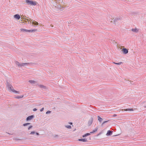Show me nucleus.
I'll use <instances>...</instances> for the list:
<instances>
[{
	"label": "nucleus",
	"mask_w": 146,
	"mask_h": 146,
	"mask_svg": "<svg viewBox=\"0 0 146 146\" xmlns=\"http://www.w3.org/2000/svg\"><path fill=\"white\" fill-rule=\"evenodd\" d=\"M6 86L9 90L14 93H19V91H16L14 89L13 86L9 84L8 82H7Z\"/></svg>",
	"instance_id": "f257e3e1"
},
{
	"label": "nucleus",
	"mask_w": 146,
	"mask_h": 146,
	"mask_svg": "<svg viewBox=\"0 0 146 146\" xmlns=\"http://www.w3.org/2000/svg\"><path fill=\"white\" fill-rule=\"evenodd\" d=\"M25 2L27 4L32 6H35L36 5V2L35 1H33L32 0H26Z\"/></svg>",
	"instance_id": "f03ea898"
},
{
	"label": "nucleus",
	"mask_w": 146,
	"mask_h": 146,
	"mask_svg": "<svg viewBox=\"0 0 146 146\" xmlns=\"http://www.w3.org/2000/svg\"><path fill=\"white\" fill-rule=\"evenodd\" d=\"M15 63L19 67H21L25 66H28L29 64V63H21L18 61H16L15 62Z\"/></svg>",
	"instance_id": "7ed1b4c3"
},
{
	"label": "nucleus",
	"mask_w": 146,
	"mask_h": 146,
	"mask_svg": "<svg viewBox=\"0 0 146 146\" xmlns=\"http://www.w3.org/2000/svg\"><path fill=\"white\" fill-rule=\"evenodd\" d=\"M21 31L24 32H33L37 31V29L28 30L23 29H20Z\"/></svg>",
	"instance_id": "20e7f679"
},
{
	"label": "nucleus",
	"mask_w": 146,
	"mask_h": 146,
	"mask_svg": "<svg viewBox=\"0 0 146 146\" xmlns=\"http://www.w3.org/2000/svg\"><path fill=\"white\" fill-rule=\"evenodd\" d=\"M132 31L133 32L137 33L139 31V29L135 28L134 29H131Z\"/></svg>",
	"instance_id": "39448f33"
},
{
	"label": "nucleus",
	"mask_w": 146,
	"mask_h": 146,
	"mask_svg": "<svg viewBox=\"0 0 146 146\" xmlns=\"http://www.w3.org/2000/svg\"><path fill=\"white\" fill-rule=\"evenodd\" d=\"M34 117V115H31V116H29L26 119V120L27 121H29L32 119Z\"/></svg>",
	"instance_id": "423d86ee"
},
{
	"label": "nucleus",
	"mask_w": 146,
	"mask_h": 146,
	"mask_svg": "<svg viewBox=\"0 0 146 146\" xmlns=\"http://www.w3.org/2000/svg\"><path fill=\"white\" fill-rule=\"evenodd\" d=\"M14 17L17 20L21 18V17L19 14H16L14 16Z\"/></svg>",
	"instance_id": "0eeeda50"
},
{
	"label": "nucleus",
	"mask_w": 146,
	"mask_h": 146,
	"mask_svg": "<svg viewBox=\"0 0 146 146\" xmlns=\"http://www.w3.org/2000/svg\"><path fill=\"white\" fill-rule=\"evenodd\" d=\"M122 51L123 53L125 54H127L128 52V50L127 49L125 48L123 49Z\"/></svg>",
	"instance_id": "6e6552de"
},
{
	"label": "nucleus",
	"mask_w": 146,
	"mask_h": 146,
	"mask_svg": "<svg viewBox=\"0 0 146 146\" xmlns=\"http://www.w3.org/2000/svg\"><path fill=\"white\" fill-rule=\"evenodd\" d=\"M38 86L40 88L44 89H46V86H45L44 85H38Z\"/></svg>",
	"instance_id": "1a4fd4ad"
},
{
	"label": "nucleus",
	"mask_w": 146,
	"mask_h": 146,
	"mask_svg": "<svg viewBox=\"0 0 146 146\" xmlns=\"http://www.w3.org/2000/svg\"><path fill=\"white\" fill-rule=\"evenodd\" d=\"M78 140L79 141H82L83 142H86L87 141V139H78Z\"/></svg>",
	"instance_id": "9d476101"
},
{
	"label": "nucleus",
	"mask_w": 146,
	"mask_h": 146,
	"mask_svg": "<svg viewBox=\"0 0 146 146\" xmlns=\"http://www.w3.org/2000/svg\"><path fill=\"white\" fill-rule=\"evenodd\" d=\"M112 132H113V131H111L110 130H108V131L107 133L106 134L107 135V136L111 135L112 134Z\"/></svg>",
	"instance_id": "9b49d317"
},
{
	"label": "nucleus",
	"mask_w": 146,
	"mask_h": 146,
	"mask_svg": "<svg viewBox=\"0 0 146 146\" xmlns=\"http://www.w3.org/2000/svg\"><path fill=\"white\" fill-rule=\"evenodd\" d=\"M29 82L32 84H35L36 83V81L32 80H29Z\"/></svg>",
	"instance_id": "f8f14e48"
},
{
	"label": "nucleus",
	"mask_w": 146,
	"mask_h": 146,
	"mask_svg": "<svg viewBox=\"0 0 146 146\" xmlns=\"http://www.w3.org/2000/svg\"><path fill=\"white\" fill-rule=\"evenodd\" d=\"M98 119L99 121L100 122H101L102 121L103 119L102 118L100 117L99 116H98Z\"/></svg>",
	"instance_id": "ddd939ff"
},
{
	"label": "nucleus",
	"mask_w": 146,
	"mask_h": 146,
	"mask_svg": "<svg viewBox=\"0 0 146 146\" xmlns=\"http://www.w3.org/2000/svg\"><path fill=\"white\" fill-rule=\"evenodd\" d=\"M98 129V128L96 127L92 131L90 132V133H92L96 132Z\"/></svg>",
	"instance_id": "4468645a"
},
{
	"label": "nucleus",
	"mask_w": 146,
	"mask_h": 146,
	"mask_svg": "<svg viewBox=\"0 0 146 146\" xmlns=\"http://www.w3.org/2000/svg\"><path fill=\"white\" fill-rule=\"evenodd\" d=\"M32 22H31V23H32L33 24L35 25H38V23L37 22H34V21H33V20H32Z\"/></svg>",
	"instance_id": "2eb2a0df"
},
{
	"label": "nucleus",
	"mask_w": 146,
	"mask_h": 146,
	"mask_svg": "<svg viewBox=\"0 0 146 146\" xmlns=\"http://www.w3.org/2000/svg\"><path fill=\"white\" fill-rule=\"evenodd\" d=\"M90 135V133H86L84 135H83L82 137H86L89 136Z\"/></svg>",
	"instance_id": "dca6fc26"
},
{
	"label": "nucleus",
	"mask_w": 146,
	"mask_h": 146,
	"mask_svg": "<svg viewBox=\"0 0 146 146\" xmlns=\"http://www.w3.org/2000/svg\"><path fill=\"white\" fill-rule=\"evenodd\" d=\"M23 95H22L21 96H16L15 97V98H17V99H19L20 98H22L23 97Z\"/></svg>",
	"instance_id": "f3484780"
},
{
	"label": "nucleus",
	"mask_w": 146,
	"mask_h": 146,
	"mask_svg": "<svg viewBox=\"0 0 146 146\" xmlns=\"http://www.w3.org/2000/svg\"><path fill=\"white\" fill-rule=\"evenodd\" d=\"M92 119L91 120H90L88 121V124L90 125L92 123Z\"/></svg>",
	"instance_id": "a211bd4d"
},
{
	"label": "nucleus",
	"mask_w": 146,
	"mask_h": 146,
	"mask_svg": "<svg viewBox=\"0 0 146 146\" xmlns=\"http://www.w3.org/2000/svg\"><path fill=\"white\" fill-rule=\"evenodd\" d=\"M65 126L68 129H70L71 127V126L70 125H66Z\"/></svg>",
	"instance_id": "6ab92c4d"
},
{
	"label": "nucleus",
	"mask_w": 146,
	"mask_h": 146,
	"mask_svg": "<svg viewBox=\"0 0 146 146\" xmlns=\"http://www.w3.org/2000/svg\"><path fill=\"white\" fill-rule=\"evenodd\" d=\"M125 111H133V109H127L124 110Z\"/></svg>",
	"instance_id": "aec40b11"
},
{
	"label": "nucleus",
	"mask_w": 146,
	"mask_h": 146,
	"mask_svg": "<svg viewBox=\"0 0 146 146\" xmlns=\"http://www.w3.org/2000/svg\"><path fill=\"white\" fill-rule=\"evenodd\" d=\"M113 63L114 64H116L120 65L121 64H122L123 63L122 62H120L119 63H116V62H113Z\"/></svg>",
	"instance_id": "412c9836"
},
{
	"label": "nucleus",
	"mask_w": 146,
	"mask_h": 146,
	"mask_svg": "<svg viewBox=\"0 0 146 146\" xmlns=\"http://www.w3.org/2000/svg\"><path fill=\"white\" fill-rule=\"evenodd\" d=\"M30 124V123H25L24 124H23V125L24 126H27V125H29Z\"/></svg>",
	"instance_id": "4be33fe9"
},
{
	"label": "nucleus",
	"mask_w": 146,
	"mask_h": 146,
	"mask_svg": "<svg viewBox=\"0 0 146 146\" xmlns=\"http://www.w3.org/2000/svg\"><path fill=\"white\" fill-rule=\"evenodd\" d=\"M109 121V120H107L104 121V122H103L102 123V125L104 124L105 123H106L108 121Z\"/></svg>",
	"instance_id": "5701e85b"
},
{
	"label": "nucleus",
	"mask_w": 146,
	"mask_h": 146,
	"mask_svg": "<svg viewBox=\"0 0 146 146\" xmlns=\"http://www.w3.org/2000/svg\"><path fill=\"white\" fill-rule=\"evenodd\" d=\"M35 131H33L31 132L30 133V134H35Z\"/></svg>",
	"instance_id": "b1692460"
},
{
	"label": "nucleus",
	"mask_w": 146,
	"mask_h": 146,
	"mask_svg": "<svg viewBox=\"0 0 146 146\" xmlns=\"http://www.w3.org/2000/svg\"><path fill=\"white\" fill-rule=\"evenodd\" d=\"M33 127V126L32 125H30L28 128V129L29 130H30L31 128Z\"/></svg>",
	"instance_id": "393cba45"
},
{
	"label": "nucleus",
	"mask_w": 146,
	"mask_h": 146,
	"mask_svg": "<svg viewBox=\"0 0 146 146\" xmlns=\"http://www.w3.org/2000/svg\"><path fill=\"white\" fill-rule=\"evenodd\" d=\"M51 111H48L46 112V114H48V113H51Z\"/></svg>",
	"instance_id": "a878e982"
},
{
	"label": "nucleus",
	"mask_w": 146,
	"mask_h": 146,
	"mask_svg": "<svg viewBox=\"0 0 146 146\" xmlns=\"http://www.w3.org/2000/svg\"><path fill=\"white\" fill-rule=\"evenodd\" d=\"M44 108H42L40 110V111H42L43 110H44Z\"/></svg>",
	"instance_id": "bb28decb"
},
{
	"label": "nucleus",
	"mask_w": 146,
	"mask_h": 146,
	"mask_svg": "<svg viewBox=\"0 0 146 146\" xmlns=\"http://www.w3.org/2000/svg\"><path fill=\"white\" fill-rule=\"evenodd\" d=\"M37 110V109L36 108H34L33 109V110L34 111H35Z\"/></svg>",
	"instance_id": "cd10ccee"
},
{
	"label": "nucleus",
	"mask_w": 146,
	"mask_h": 146,
	"mask_svg": "<svg viewBox=\"0 0 146 146\" xmlns=\"http://www.w3.org/2000/svg\"><path fill=\"white\" fill-rule=\"evenodd\" d=\"M117 116V115L116 114H114L113 115V117H116Z\"/></svg>",
	"instance_id": "c85d7f7f"
},
{
	"label": "nucleus",
	"mask_w": 146,
	"mask_h": 146,
	"mask_svg": "<svg viewBox=\"0 0 146 146\" xmlns=\"http://www.w3.org/2000/svg\"><path fill=\"white\" fill-rule=\"evenodd\" d=\"M35 133H36V135H39V133H37V132Z\"/></svg>",
	"instance_id": "c756f323"
},
{
	"label": "nucleus",
	"mask_w": 146,
	"mask_h": 146,
	"mask_svg": "<svg viewBox=\"0 0 146 146\" xmlns=\"http://www.w3.org/2000/svg\"><path fill=\"white\" fill-rule=\"evenodd\" d=\"M57 5V4H56V3L55 4H53V5H54V6H55V7H56V5Z\"/></svg>",
	"instance_id": "7c9ffc66"
},
{
	"label": "nucleus",
	"mask_w": 146,
	"mask_h": 146,
	"mask_svg": "<svg viewBox=\"0 0 146 146\" xmlns=\"http://www.w3.org/2000/svg\"><path fill=\"white\" fill-rule=\"evenodd\" d=\"M69 123V124H70V125H72V122H70Z\"/></svg>",
	"instance_id": "2f4dec72"
},
{
	"label": "nucleus",
	"mask_w": 146,
	"mask_h": 146,
	"mask_svg": "<svg viewBox=\"0 0 146 146\" xmlns=\"http://www.w3.org/2000/svg\"><path fill=\"white\" fill-rule=\"evenodd\" d=\"M55 1L56 2V3H57V2H58V1Z\"/></svg>",
	"instance_id": "473e14b6"
},
{
	"label": "nucleus",
	"mask_w": 146,
	"mask_h": 146,
	"mask_svg": "<svg viewBox=\"0 0 146 146\" xmlns=\"http://www.w3.org/2000/svg\"><path fill=\"white\" fill-rule=\"evenodd\" d=\"M117 19V20H120V19L119 18V19Z\"/></svg>",
	"instance_id": "72a5a7b5"
},
{
	"label": "nucleus",
	"mask_w": 146,
	"mask_h": 146,
	"mask_svg": "<svg viewBox=\"0 0 146 146\" xmlns=\"http://www.w3.org/2000/svg\"><path fill=\"white\" fill-rule=\"evenodd\" d=\"M145 107L146 108V106H145Z\"/></svg>",
	"instance_id": "f704fd0d"
}]
</instances>
